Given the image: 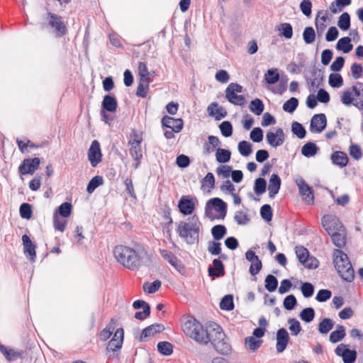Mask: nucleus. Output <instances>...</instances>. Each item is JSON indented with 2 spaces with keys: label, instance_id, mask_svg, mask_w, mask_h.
Wrapping results in <instances>:
<instances>
[{
  "label": "nucleus",
  "instance_id": "nucleus-1",
  "mask_svg": "<svg viewBox=\"0 0 363 363\" xmlns=\"http://www.w3.org/2000/svg\"><path fill=\"white\" fill-rule=\"evenodd\" d=\"M113 252L117 262L130 270L138 269L147 255V250L140 245L135 248L123 245H117L114 247Z\"/></svg>",
  "mask_w": 363,
  "mask_h": 363
},
{
  "label": "nucleus",
  "instance_id": "nucleus-2",
  "mask_svg": "<svg viewBox=\"0 0 363 363\" xmlns=\"http://www.w3.org/2000/svg\"><path fill=\"white\" fill-rule=\"evenodd\" d=\"M201 225L199 218L194 215L186 220L179 221L177 224V232L187 244L192 245L199 240Z\"/></svg>",
  "mask_w": 363,
  "mask_h": 363
},
{
  "label": "nucleus",
  "instance_id": "nucleus-3",
  "mask_svg": "<svg viewBox=\"0 0 363 363\" xmlns=\"http://www.w3.org/2000/svg\"><path fill=\"white\" fill-rule=\"evenodd\" d=\"M183 332L186 336L201 345L210 342L211 331L205 329L203 325L193 317H189L182 326Z\"/></svg>",
  "mask_w": 363,
  "mask_h": 363
},
{
  "label": "nucleus",
  "instance_id": "nucleus-4",
  "mask_svg": "<svg viewBox=\"0 0 363 363\" xmlns=\"http://www.w3.org/2000/svg\"><path fill=\"white\" fill-rule=\"evenodd\" d=\"M333 264L339 275L347 282L354 279V272L347 255L341 250H335L333 254Z\"/></svg>",
  "mask_w": 363,
  "mask_h": 363
},
{
  "label": "nucleus",
  "instance_id": "nucleus-5",
  "mask_svg": "<svg viewBox=\"0 0 363 363\" xmlns=\"http://www.w3.org/2000/svg\"><path fill=\"white\" fill-rule=\"evenodd\" d=\"M210 342L213 345L215 350L222 354H228L231 350V346L223 331L220 326L216 323L211 324Z\"/></svg>",
  "mask_w": 363,
  "mask_h": 363
},
{
  "label": "nucleus",
  "instance_id": "nucleus-6",
  "mask_svg": "<svg viewBox=\"0 0 363 363\" xmlns=\"http://www.w3.org/2000/svg\"><path fill=\"white\" fill-rule=\"evenodd\" d=\"M43 18L48 22V25H46L45 23H42V28H45L47 26L50 27L54 29L56 35L58 37L63 36L67 33V29L62 17L54 13L48 11L46 16H43Z\"/></svg>",
  "mask_w": 363,
  "mask_h": 363
},
{
  "label": "nucleus",
  "instance_id": "nucleus-7",
  "mask_svg": "<svg viewBox=\"0 0 363 363\" xmlns=\"http://www.w3.org/2000/svg\"><path fill=\"white\" fill-rule=\"evenodd\" d=\"M212 208L215 209L219 213V216L217 218L223 219L227 213V205L220 198H213L208 201L205 207V214L210 219L213 220L215 217L211 215Z\"/></svg>",
  "mask_w": 363,
  "mask_h": 363
},
{
  "label": "nucleus",
  "instance_id": "nucleus-8",
  "mask_svg": "<svg viewBox=\"0 0 363 363\" xmlns=\"http://www.w3.org/2000/svg\"><path fill=\"white\" fill-rule=\"evenodd\" d=\"M295 252L300 263L306 268L313 269L318 267V260L315 257L310 256L308 250L303 246H296Z\"/></svg>",
  "mask_w": 363,
  "mask_h": 363
},
{
  "label": "nucleus",
  "instance_id": "nucleus-9",
  "mask_svg": "<svg viewBox=\"0 0 363 363\" xmlns=\"http://www.w3.org/2000/svg\"><path fill=\"white\" fill-rule=\"evenodd\" d=\"M242 92V86L237 83H230L225 89V97L231 104L236 106H242L245 98L238 94Z\"/></svg>",
  "mask_w": 363,
  "mask_h": 363
},
{
  "label": "nucleus",
  "instance_id": "nucleus-10",
  "mask_svg": "<svg viewBox=\"0 0 363 363\" xmlns=\"http://www.w3.org/2000/svg\"><path fill=\"white\" fill-rule=\"evenodd\" d=\"M134 138L129 140L128 144L130 146V154L136 162L134 164V168L137 169L143 157V151L141 147L142 138L137 133L133 134Z\"/></svg>",
  "mask_w": 363,
  "mask_h": 363
},
{
  "label": "nucleus",
  "instance_id": "nucleus-11",
  "mask_svg": "<svg viewBox=\"0 0 363 363\" xmlns=\"http://www.w3.org/2000/svg\"><path fill=\"white\" fill-rule=\"evenodd\" d=\"M322 225L329 235L340 231V229H345L339 218L333 215L324 216L322 218Z\"/></svg>",
  "mask_w": 363,
  "mask_h": 363
},
{
  "label": "nucleus",
  "instance_id": "nucleus-12",
  "mask_svg": "<svg viewBox=\"0 0 363 363\" xmlns=\"http://www.w3.org/2000/svg\"><path fill=\"white\" fill-rule=\"evenodd\" d=\"M198 201L191 196H182L179 201V211L185 216L191 215L195 210Z\"/></svg>",
  "mask_w": 363,
  "mask_h": 363
},
{
  "label": "nucleus",
  "instance_id": "nucleus-13",
  "mask_svg": "<svg viewBox=\"0 0 363 363\" xmlns=\"http://www.w3.org/2000/svg\"><path fill=\"white\" fill-rule=\"evenodd\" d=\"M296 183L298 187L299 194L303 200L308 204H313L314 196L312 189L309 185L303 178L297 179Z\"/></svg>",
  "mask_w": 363,
  "mask_h": 363
},
{
  "label": "nucleus",
  "instance_id": "nucleus-14",
  "mask_svg": "<svg viewBox=\"0 0 363 363\" xmlns=\"http://www.w3.org/2000/svg\"><path fill=\"white\" fill-rule=\"evenodd\" d=\"M40 163L38 157L25 159L18 167V171L22 175L33 174L38 169Z\"/></svg>",
  "mask_w": 363,
  "mask_h": 363
},
{
  "label": "nucleus",
  "instance_id": "nucleus-15",
  "mask_svg": "<svg viewBox=\"0 0 363 363\" xmlns=\"http://www.w3.org/2000/svg\"><path fill=\"white\" fill-rule=\"evenodd\" d=\"M88 158L93 167H96V165L101 161L102 154L101 152L100 144L96 140L92 141L91 144L88 150Z\"/></svg>",
  "mask_w": 363,
  "mask_h": 363
},
{
  "label": "nucleus",
  "instance_id": "nucleus-16",
  "mask_svg": "<svg viewBox=\"0 0 363 363\" xmlns=\"http://www.w3.org/2000/svg\"><path fill=\"white\" fill-rule=\"evenodd\" d=\"M266 140L269 145L273 147L281 145L285 140L284 130L282 128H278L276 129L275 133L268 131L266 134Z\"/></svg>",
  "mask_w": 363,
  "mask_h": 363
},
{
  "label": "nucleus",
  "instance_id": "nucleus-17",
  "mask_svg": "<svg viewBox=\"0 0 363 363\" xmlns=\"http://www.w3.org/2000/svg\"><path fill=\"white\" fill-rule=\"evenodd\" d=\"M327 118L324 113L315 114L310 123V131L311 133H321L326 127Z\"/></svg>",
  "mask_w": 363,
  "mask_h": 363
},
{
  "label": "nucleus",
  "instance_id": "nucleus-18",
  "mask_svg": "<svg viewBox=\"0 0 363 363\" xmlns=\"http://www.w3.org/2000/svg\"><path fill=\"white\" fill-rule=\"evenodd\" d=\"M123 328H118L114 335L113 337L111 338V340L109 341L108 346H107V351H112L113 352H118L120 350V349L122 347L123 342Z\"/></svg>",
  "mask_w": 363,
  "mask_h": 363
},
{
  "label": "nucleus",
  "instance_id": "nucleus-19",
  "mask_svg": "<svg viewBox=\"0 0 363 363\" xmlns=\"http://www.w3.org/2000/svg\"><path fill=\"white\" fill-rule=\"evenodd\" d=\"M276 340V350L277 352L281 353L285 350L289 340V335L287 330L284 328L279 329L277 332Z\"/></svg>",
  "mask_w": 363,
  "mask_h": 363
},
{
  "label": "nucleus",
  "instance_id": "nucleus-20",
  "mask_svg": "<svg viewBox=\"0 0 363 363\" xmlns=\"http://www.w3.org/2000/svg\"><path fill=\"white\" fill-rule=\"evenodd\" d=\"M162 125L170 128L174 133H179L183 128V121L182 118H174L172 117L164 116L162 119Z\"/></svg>",
  "mask_w": 363,
  "mask_h": 363
},
{
  "label": "nucleus",
  "instance_id": "nucleus-21",
  "mask_svg": "<svg viewBox=\"0 0 363 363\" xmlns=\"http://www.w3.org/2000/svg\"><path fill=\"white\" fill-rule=\"evenodd\" d=\"M208 272V275L213 278L223 277L225 269L223 262L219 259H214L213 260V267L209 266Z\"/></svg>",
  "mask_w": 363,
  "mask_h": 363
},
{
  "label": "nucleus",
  "instance_id": "nucleus-22",
  "mask_svg": "<svg viewBox=\"0 0 363 363\" xmlns=\"http://www.w3.org/2000/svg\"><path fill=\"white\" fill-rule=\"evenodd\" d=\"M160 252L161 256L174 268L180 271L182 267V262L172 252L167 250H160Z\"/></svg>",
  "mask_w": 363,
  "mask_h": 363
},
{
  "label": "nucleus",
  "instance_id": "nucleus-23",
  "mask_svg": "<svg viewBox=\"0 0 363 363\" xmlns=\"http://www.w3.org/2000/svg\"><path fill=\"white\" fill-rule=\"evenodd\" d=\"M352 89L357 98L353 106L363 111V82H357L352 86Z\"/></svg>",
  "mask_w": 363,
  "mask_h": 363
},
{
  "label": "nucleus",
  "instance_id": "nucleus-24",
  "mask_svg": "<svg viewBox=\"0 0 363 363\" xmlns=\"http://www.w3.org/2000/svg\"><path fill=\"white\" fill-rule=\"evenodd\" d=\"M281 181L280 177L276 174H272L269 179V184L268 186L269 190V198H274L276 194H278L280 186H281Z\"/></svg>",
  "mask_w": 363,
  "mask_h": 363
},
{
  "label": "nucleus",
  "instance_id": "nucleus-25",
  "mask_svg": "<svg viewBox=\"0 0 363 363\" xmlns=\"http://www.w3.org/2000/svg\"><path fill=\"white\" fill-rule=\"evenodd\" d=\"M164 330V326L160 323H155L147 326L142 331L140 338V341L144 340L148 337L153 336L155 333H161Z\"/></svg>",
  "mask_w": 363,
  "mask_h": 363
},
{
  "label": "nucleus",
  "instance_id": "nucleus-26",
  "mask_svg": "<svg viewBox=\"0 0 363 363\" xmlns=\"http://www.w3.org/2000/svg\"><path fill=\"white\" fill-rule=\"evenodd\" d=\"M22 242L24 253L28 254L30 257V260L33 262L36 256L35 246L33 244L29 236L26 234L22 236Z\"/></svg>",
  "mask_w": 363,
  "mask_h": 363
},
{
  "label": "nucleus",
  "instance_id": "nucleus-27",
  "mask_svg": "<svg viewBox=\"0 0 363 363\" xmlns=\"http://www.w3.org/2000/svg\"><path fill=\"white\" fill-rule=\"evenodd\" d=\"M331 160L333 164L342 168L347 166L349 158L346 153L342 151H336L332 154Z\"/></svg>",
  "mask_w": 363,
  "mask_h": 363
},
{
  "label": "nucleus",
  "instance_id": "nucleus-28",
  "mask_svg": "<svg viewBox=\"0 0 363 363\" xmlns=\"http://www.w3.org/2000/svg\"><path fill=\"white\" fill-rule=\"evenodd\" d=\"M207 111L209 116H215L216 120H220L226 116V112L222 107H219L216 102L211 104L207 108Z\"/></svg>",
  "mask_w": 363,
  "mask_h": 363
},
{
  "label": "nucleus",
  "instance_id": "nucleus-29",
  "mask_svg": "<svg viewBox=\"0 0 363 363\" xmlns=\"http://www.w3.org/2000/svg\"><path fill=\"white\" fill-rule=\"evenodd\" d=\"M101 106L103 110L108 112H114L117 108L118 103L114 96L106 95L103 99Z\"/></svg>",
  "mask_w": 363,
  "mask_h": 363
},
{
  "label": "nucleus",
  "instance_id": "nucleus-30",
  "mask_svg": "<svg viewBox=\"0 0 363 363\" xmlns=\"http://www.w3.org/2000/svg\"><path fill=\"white\" fill-rule=\"evenodd\" d=\"M332 238L333 244L337 247H342L346 243V232L345 229H340L334 234L330 235Z\"/></svg>",
  "mask_w": 363,
  "mask_h": 363
},
{
  "label": "nucleus",
  "instance_id": "nucleus-31",
  "mask_svg": "<svg viewBox=\"0 0 363 363\" xmlns=\"http://www.w3.org/2000/svg\"><path fill=\"white\" fill-rule=\"evenodd\" d=\"M351 39L349 37H344L340 38L336 45V48L338 50H342L344 53L350 52L353 48L351 44Z\"/></svg>",
  "mask_w": 363,
  "mask_h": 363
},
{
  "label": "nucleus",
  "instance_id": "nucleus-32",
  "mask_svg": "<svg viewBox=\"0 0 363 363\" xmlns=\"http://www.w3.org/2000/svg\"><path fill=\"white\" fill-rule=\"evenodd\" d=\"M345 328L343 325H337L335 330L330 335V341L333 343L338 342L345 336Z\"/></svg>",
  "mask_w": 363,
  "mask_h": 363
},
{
  "label": "nucleus",
  "instance_id": "nucleus-33",
  "mask_svg": "<svg viewBox=\"0 0 363 363\" xmlns=\"http://www.w3.org/2000/svg\"><path fill=\"white\" fill-rule=\"evenodd\" d=\"M318 150V148L314 143L308 142L301 147V153L306 157H311L317 153Z\"/></svg>",
  "mask_w": 363,
  "mask_h": 363
},
{
  "label": "nucleus",
  "instance_id": "nucleus-34",
  "mask_svg": "<svg viewBox=\"0 0 363 363\" xmlns=\"http://www.w3.org/2000/svg\"><path fill=\"white\" fill-rule=\"evenodd\" d=\"M231 152L228 150L217 148L216 152V161L219 163H226L230 161Z\"/></svg>",
  "mask_w": 363,
  "mask_h": 363
},
{
  "label": "nucleus",
  "instance_id": "nucleus-35",
  "mask_svg": "<svg viewBox=\"0 0 363 363\" xmlns=\"http://www.w3.org/2000/svg\"><path fill=\"white\" fill-rule=\"evenodd\" d=\"M334 326L333 321L328 318H323L318 324V331L321 334H327L333 329Z\"/></svg>",
  "mask_w": 363,
  "mask_h": 363
},
{
  "label": "nucleus",
  "instance_id": "nucleus-36",
  "mask_svg": "<svg viewBox=\"0 0 363 363\" xmlns=\"http://www.w3.org/2000/svg\"><path fill=\"white\" fill-rule=\"evenodd\" d=\"M249 108L252 113L257 116H259L262 113L264 106L261 99H255L251 101Z\"/></svg>",
  "mask_w": 363,
  "mask_h": 363
},
{
  "label": "nucleus",
  "instance_id": "nucleus-37",
  "mask_svg": "<svg viewBox=\"0 0 363 363\" xmlns=\"http://www.w3.org/2000/svg\"><path fill=\"white\" fill-rule=\"evenodd\" d=\"M226 233V228L223 225H216L211 228L212 236L216 240H221Z\"/></svg>",
  "mask_w": 363,
  "mask_h": 363
},
{
  "label": "nucleus",
  "instance_id": "nucleus-38",
  "mask_svg": "<svg viewBox=\"0 0 363 363\" xmlns=\"http://www.w3.org/2000/svg\"><path fill=\"white\" fill-rule=\"evenodd\" d=\"M149 84L150 79H140L138 86L137 87L136 95L142 98H145L147 96Z\"/></svg>",
  "mask_w": 363,
  "mask_h": 363
},
{
  "label": "nucleus",
  "instance_id": "nucleus-39",
  "mask_svg": "<svg viewBox=\"0 0 363 363\" xmlns=\"http://www.w3.org/2000/svg\"><path fill=\"white\" fill-rule=\"evenodd\" d=\"M299 317L303 321L311 323L315 318V311L311 307L306 308L301 311Z\"/></svg>",
  "mask_w": 363,
  "mask_h": 363
},
{
  "label": "nucleus",
  "instance_id": "nucleus-40",
  "mask_svg": "<svg viewBox=\"0 0 363 363\" xmlns=\"http://www.w3.org/2000/svg\"><path fill=\"white\" fill-rule=\"evenodd\" d=\"M337 26L343 30H347L350 27V16L345 12L340 15L337 21Z\"/></svg>",
  "mask_w": 363,
  "mask_h": 363
},
{
  "label": "nucleus",
  "instance_id": "nucleus-41",
  "mask_svg": "<svg viewBox=\"0 0 363 363\" xmlns=\"http://www.w3.org/2000/svg\"><path fill=\"white\" fill-rule=\"evenodd\" d=\"M220 308L225 311L233 310L234 308L233 296L230 294L225 295L220 302Z\"/></svg>",
  "mask_w": 363,
  "mask_h": 363
},
{
  "label": "nucleus",
  "instance_id": "nucleus-42",
  "mask_svg": "<svg viewBox=\"0 0 363 363\" xmlns=\"http://www.w3.org/2000/svg\"><path fill=\"white\" fill-rule=\"evenodd\" d=\"M157 347L159 352L163 355L169 356L173 352V347L169 342H160Z\"/></svg>",
  "mask_w": 363,
  "mask_h": 363
},
{
  "label": "nucleus",
  "instance_id": "nucleus-43",
  "mask_svg": "<svg viewBox=\"0 0 363 363\" xmlns=\"http://www.w3.org/2000/svg\"><path fill=\"white\" fill-rule=\"evenodd\" d=\"M354 94L352 89L351 90H346L343 91L341 96L342 103L347 106H350L352 104L353 105V103H354L357 100L354 99Z\"/></svg>",
  "mask_w": 363,
  "mask_h": 363
},
{
  "label": "nucleus",
  "instance_id": "nucleus-44",
  "mask_svg": "<svg viewBox=\"0 0 363 363\" xmlns=\"http://www.w3.org/2000/svg\"><path fill=\"white\" fill-rule=\"evenodd\" d=\"M238 148L240 154L244 157L249 156L252 152V144L245 140L240 141Z\"/></svg>",
  "mask_w": 363,
  "mask_h": 363
},
{
  "label": "nucleus",
  "instance_id": "nucleus-45",
  "mask_svg": "<svg viewBox=\"0 0 363 363\" xmlns=\"http://www.w3.org/2000/svg\"><path fill=\"white\" fill-rule=\"evenodd\" d=\"M265 289L269 292L274 291L278 286V280L272 274H269L265 278Z\"/></svg>",
  "mask_w": 363,
  "mask_h": 363
},
{
  "label": "nucleus",
  "instance_id": "nucleus-46",
  "mask_svg": "<svg viewBox=\"0 0 363 363\" xmlns=\"http://www.w3.org/2000/svg\"><path fill=\"white\" fill-rule=\"evenodd\" d=\"M328 83L333 88H339L343 85V79L340 74L332 73L329 75Z\"/></svg>",
  "mask_w": 363,
  "mask_h": 363
},
{
  "label": "nucleus",
  "instance_id": "nucleus-47",
  "mask_svg": "<svg viewBox=\"0 0 363 363\" xmlns=\"http://www.w3.org/2000/svg\"><path fill=\"white\" fill-rule=\"evenodd\" d=\"M72 206L70 203L65 202L62 203L55 211L60 216L67 218L70 216L72 213Z\"/></svg>",
  "mask_w": 363,
  "mask_h": 363
},
{
  "label": "nucleus",
  "instance_id": "nucleus-48",
  "mask_svg": "<svg viewBox=\"0 0 363 363\" xmlns=\"http://www.w3.org/2000/svg\"><path fill=\"white\" fill-rule=\"evenodd\" d=\"M103 177L101 176L94 177L89 182L86 191L89 194H91L100 185L103 184Z\"/></svg>",
  "mask_w": 363,
  "mask_h": 363
},
{
  "label": "nucleus",
  "instance_id": "nucleus-49",
  "mask_svg": "<svg viewBox=\"0 0 363 363\" xmlns=\"http://www.w3.org/2000/svg\"><path fill=\"white\" fill-rule=\"evenodd\" d=\"M161 281L157 279L152 283L145 282L143 286V289L145 292L148 294H154L159 290V289L161 287Z\"/></svg>",
  "mask_w": 363,
  "mask_h": 363
},
{
  "label": "nucleus",
  "instance_id": "nucleus-50",
  "mask_svg": "<svg viewBox=\"0 0 363 363\" xmlns=\"http://www.w3.org/2000/svg\"><path fill=\"white\" fill-rule=\"evenodd\" d=\"M66 225L67 221L63 218H61L57 214V212H55L53 216L54 228L60 232H63L65 230Z\"/></svg>",
  "mask_w": 363,
  "mask_h": 363
},
{
  "label": "nucleus",
  "instance_id": "nucleus-51",
  "mask_svg": "<svg viewBox=\"0 0 363 363\" xmlns=\"http://www.w3.org/2000/svg\"><path fill=\"white\" fill-rule=\"evenodd\" d=\"M264 78L267 84H274L279 81V74L277 69H270L265 74Z\"/></svg>",
  "mask_w": 363,
  "mask_h": 363
},
{
  "label": "nucleus",
  "instance_id": "nucleus-52",
  "mask_svg": "<svg viewBox=\"0 0 363 363\" xmlns=\"http://www.w3.org/2000/svg\"><path fill=\"white\" fill-rule=\"evenodd\" d=\"M267 182L263 178H258L255 181L254 191L257 195H261L266 191Z\"/></svg>",
  "mask_w": 363,
  "mask_h": 363
},
{
  "label": "nucleus",
  "instance_id": "nucleus-53",
  "mask_svg": "<svg viewBox=\"0 0 363 363\" xmlns=\"http://www.w3.org/2000/svg\"><path fill=\"white\" fill-rule=\"evenodd\" d=\"M303 38L306 44H311L315 39V33L312 27H306L303 33Z\"/></svg>",
  "mask_w": 363,
  "mask_h": 363
},
{
  "label": "nucleus",
  "instance_id": "nucleus-54",
  "mask_svg": "<svg viewBox=\"0 0 363 363\" xmlns=\"http://www.w3.org/2000/svg\"><path fill=\"white\" fill-rule=\"evenodd\" d=\"M291 131L300 139L304 138L306 133L304 127L298 122H294L292 123Z\"/></svg>",
  "mask_w": 363,
  "mask_h": 363
},
{
  "label": "nucleus",
  "instance_id": "nucleus-55",
  "mask_svg": "<svg viewBox=\"0 0 363 363\" xmlns=\"http://www.w3.org/2000/svg\"><path fill=\"white\" fill-rule=\"evenodd\" d=\"M113 320L111 319V323L100 333L99 338L102 341L107 340L112 335L114 330Z\"/></svg>",
  "mask_w": 363,
  "mask_h": 363
},
{
  "label": "nucleus",
  "instance_id": "nucleus-56",
  "mask_svg": "<svg viewBox=\"0 0 363 363\" xmlns=\"http://www.w3.org/2000/svg\"><path fill=\"white\" fill-rule=\"evenodd\" d=\"M262 341L261 340H257L255 337L250 336L245 339L246 347L252 350H257L261 345Z\"/></svg>",
  "mask_w": 363,
  "mask_h": 363
},
{
  "label": "nucleus",
  "instance_id": "nucleus-57",
  "mask_svg": "<svg viewBox=\"0 0 363 363\" xmlns=\"http://www.w3.org/2000/svg\"><path fill=\"white\" fill-rule=\"evenodd\" d=\"M342 358L344 363H354L357 359V352L354 350H345Z\"/></svg>",
  "mask_w": 363,
  "mask_h": 363
},
{
  "label": "nucleus",
  "instance_id": "nucleus-58",
  "mask_svg": "<svg viewBox=\"0 0 363 363\" xmlns=\"http://www.w3.org/2000/svg\"><path fill=\"white\" fill-rule=\"evenodd\" d=\"M298 105V99L295 97H291L284 104L283 109L286 112L293 113L296 109Z\"/></svg>",
  "mask_w": 363,
  "mask_h": 363
},
{
  "label": "nucleus",
  "instance_id": "nucleus-59",
  "mask_svg": "<svg viewBox=\"0 0 363 363\" xmlns=\"http://www.w3.org/2000/svg\"><path fill=\"white\" fill-rule=\"evenodd\" d=\"M280 35L286 39H291L293 36V28L290 23H283L280 25Z\"/></svg>",
  "mask_w": 363,
  "mask_h": 363
},
{
  "label": "nucleus",
  "instance_id": "nucleus-60",
  "mask_svg": "<svg viewBox=\"0 0 363 363\" xmlns=\"http://www.w3.org/2000/svg\"><path fill=\"white\" fill-rule=\"evenodd\" d=\"M260 215L264 220H266L267 222L271 221L272 219L273 213H272V207L270 206V205H269V204L263 205L260 209Z\"/></svg>",
  "mask_w": 363,
  "mask_h": 363
},
{
  "label": "nucleus",
  "instance_id": "nucleus-61",
  "mask_svg": "<svg viewBox=\"0 0 363 363\" xmlns=\"http://www.w3.org/2000/svg\"><path fill=\"white\" fill-rule=\"evenodd\" d=\"M296 304L297 300L293 294L289 295L286 297H285L283 302V306L284 308L288 311L293 310L296 306Z\"/></svg>",
  "mask_w": 363,
  "mask_h": 363
},
{
  "label": "nucleus",
  "instance_id": "nucleus-62",
  "mask_svg": "<svg viewBox=\"0 0 363 363\" xmlns=\"http://www.w3.org/2000/svg\"><path fill=\"white\" fill-rule=\"evenodd\" d=\"M219 128L224 137H230L233 134V126L229 121L222 122L219 125Z\"/></svg>",
  "mask_w": 363,
  "mask_h": 363
},
{
  "label": "nucleus",
  "instance_id": "nucleus-63",
  "mask_svg": "<svg viewBox=\"0 0 363 363\" xmlns=\"http://www.w3.org/2000/svg\"><path fill=\"white\" fill-rule=\"evenodd\" d=\"M19 212L21 218L26 219L30 218L32 216L31 206L27 203H22L20 206Z\"/></svg>",
  "mask_w": 363,
  "mask_h": 363
},
{
  "label": "nucleus",
  "instance_id": "nucleus-64",
  "mask_svg": "<svg viewBox=\"0 0 363 363\" xmlns=\"http://www.w3.org/2000/svg\"><path fill=\"white\" fill-rule=\"evenodd\" d=\"M288 323L291 335L296 336L301 330L300 323L295 318H289Z\"/></svg>",
  "mask_w": 363,
  "mask_h": 363
}]
</instances>
